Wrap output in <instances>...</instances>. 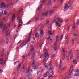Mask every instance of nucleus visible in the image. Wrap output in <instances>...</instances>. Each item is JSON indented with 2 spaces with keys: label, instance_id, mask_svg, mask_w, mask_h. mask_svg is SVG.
<instances>
[{
  "label": "nucleus",
  "instance_id": "f257e3e1",
  "mask_svg": "<svg viewBox=\"0 0 79 79\" xmlns=\"http://www.w3.org/2000/svg\"><path fill=\"white\" fill-rule=\"evenodd\" d=\"M57 66L59 68V69L61 71H63L66 69V67H63V64H62V61L60 60V63L57 64Z\"/></svg>",
  "mask_w": 79,
  "mask_h": 79
},
{
  "label": "nucleus",
  "instance_id": "f03ea898",
  "mask_svg": "<svg viewBox=\"0 0 79 79\" xmlns=\"http://www.w3.org/2000/svg\"><path fill=\"white\" fill-rule=\"evenodd\" d=\"M30 40H31V38L30 37H28L27 39V40L25 42H23L22 43V44L20 46V47H23L24 46H25V45H26V44H27V43H28L30 41Z\"/></svg>",
  "mask_w": 79,
  "mask_h": 79
},
{
  "label": "nucleus",
  "instance_id": "7ed1b4c3",
  "mask_svg": "<svg viewBox=\"0 0 79 79\" xmlns=\"http://www.w3.org/2000/svg\"><path fill=\"white\" fill-rule=\"evenodd\" d=\"M48 52L47 51L46 53L45 54L44 56L45 58L43 60V62H45L46 60H47L49 58V54L48 53Z\"/></svg>",
  "mask_w": 79,
  "mask_h": 79
},
{
  "label": "nucleus",
  "instance_id": "20e7f679",
  "mask_svg": "<svg viewBox=\"0 0 79 79\" xmlns=\"http://www.w3.org/2000/svg\"><path fill=\"white\" fill-rule=\"evenodd\" d=\"M8 7H9V5H8V6L5 5V3H4L3 2H1L0 6V8H1L4 9L5 8H8Z\"/></svg>",
  "mask_w": 79,
  "mask_h": 79
},
{
  "label": "nucleus",
  "instance_id": "39448f33",
  "mask_svg": "<svg viewBox=\"0 0 79 79\" xmlns=\"http://www.w3.org/2000/svg\"><path fill=\"white\" fill-rule=\"evenodd\" d=\"M30 68V67H29L28 68H27L25 70H24V72L25 73H29L30 74H32V72L33 71H32V70L31 69L30 70H29V69Z\"/></svg>",
  "mask_w": 79,
  "mask_h": 79
},
{
  "label": "nucleus",
  "instance_id": "423d86ee",
  "mask_svg": "<svg viewBox=\"0 0 79 79\" xmlns=\"http://www.w3.org/2000/svg\"><path fill=\"white\" fill-rule=\"evenodd\" d=\"M43 29H44V27H42L40 30V34L41 35V37H42L44 36V32L43 31Z\"/></svg>",
  "mask_w": 79,
  "mask_h": 79
},
{
  "label": "nucleus",
  "instance_id": "0eeeda50",
  "mask_svg": "<svg viewBox=\"0 0 79 79\" xmlns=\"http://www.w3.org/2000/svg\"><path fill=\"white\" fill-rule=\"evenodd\" d=\"M52 61H51L49 63V66L50 68H49V71H53V65H52Z\"/></svg>",
  "mask_w": 79,
  "mask_h": 79
},
{
  "label": "nucleus",
  "instance_id": "6e6552de",
  "mask_svg": "<svg viewBox=\"0 0 79 79\" xmlns=\"http://www.w3.org/2000/svg\"><path fill=\"white\" fill-rule=\"evenodd\" d=\"M69 8V6H68V5L67 3L65 4L64 9V11H66Z\"/></svg>",
  "mask_w": 79,
  "mask_h": 79
},
{
  "label": "nucleus",
  "instance_id": "1a4fd4ad",
  "mask_svg": "<svg viewBox=\"0 0 79 79\" xmlns=\"http://www.w3.org/2000/svg\"><path fill=\"white\" fill-rule=\"evenodd\" d=\"M5 61H6L5 60L3 61V58H1L0 60V62L1 64H3L4 63H5Z\"/></svg>",
  "mask_w": 79,
  "mask_h": 79
},
{
  "label": "nucleus",
  "instance_id": "9d476101",
  "mask_svg": "<svg viewBox=\"0 0 79 79\" xmlns=\"http://www.w3.org/2000/svg\"><path fill=\"white\" fill-rule=\"evenodd\" d=\"M17 19L19 21V23H23V21H22V19L21 18L19 17V16L17 18Z\"/></svg>",
  "mask_w": 79,
  "mask_h": 79
},
{
  "label": "nucleus",
  "instance_id": "9b49d317",
  "mask_svg": "<svg viewBox=\"0 0 79 79\" xmlns=\"http://www.w3.org/2000/svg\"><path fill=\"white\" fill-rule=\"evenodd\" d=\"M44 66H45V68H46V69H48V66H49L48 64H44Z\"/></svg>",
  "mask_w": 79,
  "mask_h": 79
},
{
  "label": "nucleus",
  "instance_id": "f8f14e48",
  "mask_svg": "<svg viewBox=\"0 0 79 79\" xmlns=\"http://www.w3.org/2000/svg\"><path fill=\"white\" fill-rule=\"evenodd\" d=\"M56 20L57 21H58V22H59V23H60L62 22V20H61V19L59 17L56 18Z\"/></svg>",
  "mask_w": 79,
  "mask_h": 79
},
{
  "label": "nucleus",
  "instance_id": "ddd939ff",
  "mask_svg": "<svg viewBox=\"0 0 79 79\" xmlns=\"http://www.w3.org/2000/svg\"><path fill=\"white\" fill-rule=\"evenodd\" d=\"M42 5H43L42 4H41L40 7H39V8L37 10H38L39 11H40V10H41L42 9Z\"/></svg>",
  "mask_w": 79,
  "mask_h": 79
},
{
  "label": "nucleus",
  "instance_id": "4468645a",
  "mask_svg": "<svg viewBox=\"0 0 79 79\" xmlns=\"http://www.w3.org/2000/svg\"><path fill=\"white\" fill-rule=\"evenodd\" d=\"M6 35H9L10 34L9 33H8V27H6Z\"/></svg>",
  "mask_w": 79,
  "mask_h": 79
},
{
  "label": "nucleus",
  "instance_id": "2eb2a0df",
  "mask_svg": "<svg viewBox=\"0 0 79 79\" xmlns=\"http://www.w3.org/2000/svg\"><path fill=\"white\" fill-rule=\"evenodd\" d=\"M21 63L19 62L17 67V70H18V69H19L21 68Z\"/></svg>",
  "mask_w": 79,
  "mask_h": 79
},
{
  "label": "nucleus",
  "instance_id": "dca6fc26",
  "mask_svg": "<svg viewBox=\"0 0 79 79\" xmlns=\"http://www.w3.org/2000/svg\"><path fill=\"white\" fill-rule=\"evenodd\" d=\"M53 13H54V10H52L50 11L49 12V14L51 16H52V15L53 14Z\"/></svg>",
  "mask_w": 79,
  "mask_h": 79
},
{
  "label": "nucleus",
  "instance_id": "f3484780",
  "mask_svg": "<svg viewBox=\"0 0 79 79\" xmlns=\"http://www.w3.org/2000/svg\"><path fill=\"white\" fill-rule=\"evenodd\" d=\"M15 19V13H14L12 16V21H14V19Z\"/></svg>",
  "mask_w": 79,
  "mask_h": 79
},
{
  "label": "nucleus",
  "instance_id": "a211bd4d",
  "mask_svg": "<svg viewBox=\"0 0 79 79\" xmlns=\"http://www.w3.org/2000/svg\"><path fill=\"white\" fill-rule=\"evenodd\" d=\"M37 74L38 76H40L42 74V72L40 71H37Z\"/></svg>",
  "mask_w": 79,
  "mask_h": 79
},
{
  "label": "nucleus",
  "instance_id": "6ab92c4d",
  "mask_svg": "<svg viewBox=\"0 0 79 79\" xmlns=\"http://www.w3.org/2000/svg\"><path fill=\"white\" fill-rule=\"evenodd\" d=\"M49 0V1L48 3V6H50V5H51V0Z\"/></svg>",
  "mask_w": 79,
  "mask_h": 79
},
{
  "label": "nucleus",
  "instance_id": "aec40b11",
  "mask_svg": "<svg viewBox=\"0 0 79 79\" xmlns=\"http://www.w3.org/2000/svg\"><path fill=\"white\" fill-rule=\"evenodd\" d=\"M54 74V72H53V71L51 72L50 73H49V75L50 76H53Z\"/></svg>",
  "mask_w": 79,
  "mask_h": 79
},
{
  "label": "nucleus",
  "instance_id": "412c9836",
  "mask_svg": "<svg viewBox=\"0 0 79 79\" xmlns=\"http://www.w3.org/2000/svg\"><path fill=\"white\" fill-rule=\"evenodd\" d=\"M35 37L38 38L39 37V34L38 33H35Z\"/></svg>",
  "mask_w": 79,
  "mask_h": 79
},
{
  "label": "nucleus",
  "instance_id": "4be33fe9",
  "mask_svg": "<svg viewBox=\"0 0 79 79\" xmlns=\"http://www.w3.org/2000/svg\"><path fill=\"white\" fill-rule=\"evenodd\" d=\"M66 57V54H64L62 57V60H65V58Z\"/></svg>",
  "mask_w": 79,
  "mask_h": 79
},
{
  "label": "nucleus",
  "instance_id": "5701e85b",
  "mask_svg": "<svg viewBox=\"0 0 79 79\" xmlns=\"http://www.w3.org/2000/svg\"><path fill=\"white\" fill-rule=\"evenodd\" d=\"M74 39H77V35L75 33L74 34V35L73 38Z\"/></svg>",
  "mask_w": 79,
  "mask_h": 79
},
{
  "label": "nucleus",
  "instance_id": "b1692460",
  "mask_svg": "<svg viewBox=\"0 0 79 79\" xmlns=\"http://www.w3.org/2000/svg\"><path fill=\"white\" fill-rule=\"evenodd\" d=\"M56 24L57 25H58V26L59 27L61 26V23H60V24L59 23H58V22H56Z\"/></svg>",
  "mask_w": 79,
  "mask_h": 79
},
{
  "label": "nucleus",
  "instance_id": "393cba45",
  "mask_svg": "<svg viewBox=\"0 0 79 79\" xmlns=\"http://www.w3.org/2000/svg\"><path fill=\"white\" fill-rule=\"evenodd\" d=\"M69 8L70 10H73V9H74V8L73 7V6H70L69 7Z\"/></svg>",
  "mask_w": 79,
  "mask_h": 79
},
{
  "label": "nucleus",
  "instance_id": "a878e982",
  "mask_svg": "<svg viewBox=\"0 0 79 79\" xmlns=\"http://www.w3.org/2000/svg\"><path fill=\"white\" fill-rule=\"evenodd\" d=\"M33 68H34L35 69H38V66H37V65H35L33 67Z\"/></svg>",
  "mask_w": 79,
  "mask_h": 79
},
{
  "label": "nucleus",
  "instance_id": "bb28decb",
  "mask_svg": "<svg viewBox=\"0 0 79 79\" xmlns=\"http://www.w3.org/2000/svg\"><path fill=\"white\" fill-rule=\"evenodd\" d=\"M39 17H38V18H36L35 20L36 23H37V22L39 21Z\"/></svg>",
  "mask_w": 79,
  "mask_h": 79
},
{
  "label": "nucleus",
  "instance_id": "cd10ccee",
  "mask_svg": "<svg viewBox=\"0 0 79 79\" xmlns=\"http://www.w3.org/2000/svg\"><path fill=\"white\" fill-rule=\"evenodd\" d=\"M32 30H31V31L30 32V33H29L28 34V36H30L29 37H31V34H32Z\"/></svg>",
  "mask_w": 79,
  "mask_h": 79
},
{
  "label": "nucleus",
  "instance_id": "c85d7f7f",
  "mask_svg": "<svg viewBox=\"0 0 79 79\" xmlns=\"http://www.w3.org/2000/svg\"><path fill=\"white\" fill-rule=\"evenodd\" d=\"M73 63L75 64H77V61H76L75 60H73Z\"/></svg>",
  "mask_w": 79,
  "mask_h": 79
},
{
  "label": "nucleus",
  "instance_id": "c756f323",
  "mask_svg": "<svg viewBox=\"0 0 79 79\" xmlns=\"http://www.w3.org/2000/svg\"><path fill=\"white\" fill-rule=\"evenodd\" d=\"M35 58V53L34 52L32 56V59H34Z\"/></svg>",
  "mask_w": 79,
  "mask_h": 79
},
{
  "label": "nucleus",
  "instance_id": "7c9ffc66",
  "mask_svg": "<svg viewBox=\"0 0 79 79\" xmlns=\"http://www.w3.org/2000/svg\"><path fill=\"white\" fill-rule=\"evenodd\" d=\"M48 34H50V35H52L53 34V33H51V31H48Z\"/></svg>",
  "mask_w": 79,
  "mask_h": 79
},
{
  "label": "nucleus",
  "instance_id": "2f4dec72",
  "mask_svg": "<svg viewBox=\"0 0 79 79\" xmlns=\"http://www.w3.org/2000/svg\"><path fill=\"white\" fill-rule=\"evenodd\" d=\"M55 58V54H53L51 58V59H53V58Z\"/></svg>",
  "mask_w": 79,
  "mask_h": 79
},
{
  "label": "nucleus",
  "instance_id": "473e14b6",
  "mask_svg": "<svg viewBox=\"0 0 79 79\" xmlns=\"http://www.w3.org/2000/svg\"><path fill=\"white\" fill-rule=\"evenodd\" d=\"M47 13H43L42 15V16H44V15L45 16H47Z\"/></svg>",
  "mask_w": 79,
  "mask_h": 79
},
{
  "label": "nucleus",
  "instance_id": "72a5a7b5",
  "mask_svg": "<svg viewBox=\"0 0 79 79\" xmlns=\"http://www.w3.org/2000/svg\"><path fill=\"white\" fill-rule=\"evenodd\" d=\"M74 69H73L72 70L71 72L69 74L70 76H71V75H72V74H73V71H74Z\"/></svg>",
  "mask_w": 79,
  "mask_h": 79
},
{
  "label": "nucleus",
  "instance_id": "f704fd0d",
  "mask_svg": "<svg viewBox=\"0 0 79 79\" xmlns=\"http://www.w3.org/2000/svg\"><path fill=\"white\" fill-rule=\"evenodd\" d=\"M21 26H23V24H21L20 25H19V26H18V30H19V29H20V28H19V27H21Z\"/></svg>",
  "mask_w": 79,
  "mask_h": 79
},
{
  "label": "nucleus",
  "instance_id": "c9c22d12",
  "mask_svg": "<svg viewBox=\"0 0 79 79\" xmlns=\"http://www.w3.org/2000/svg\"><path fill=\"white\" fill-rule=\"evenodd\" d=\"M57 18L56 16L54 18V20L53 21V23H55V21H56V19Z\"/></svg>",
  "mask_w": 79,
  "mask_h": 79
},
{
  "label": "nucleus",
  "instance_id": "e433bc0d",
  "mask_svg": "<svg viewBox=\"0 0 79 79\" xmlns=\"http://www.w3.org/2000/svg\"><path fill=\"white\" fill-rule=\"evenodd\" d=\"M72 43L73 44H74V39L73 38V39H72Z\"/></svg>",
  "mask_w": 79,
  "mask_h": 79
},
{
  "label": "nucleus",
  "instance_id": "4c0bfd02",
  "mask_svg": "<svg viewBox=\"0 0 79 79\" xmlns=\"http://www.w3.org/2000/svg\"><path fill=\"white\" fill-rule=\"evenodd\" d=\"M79 24V21L77 20L76 21V25H77V26H78Z\"/></svg>",
  "mask_w": 79,
  "mask_h": 79
},
{
  "label": "nucleus",
  "instance_id": "58836bf2",
  "mask_svg": "<svg viewBox=\"0 0 79 79\" xmlns=\"http://www.w3.org/2000/svg\"><path fill=\"white\" fill-rule=\"evenodd\" d=\"M35 60H33V63H32V65H34L35 64Z\"/></svg>",
  "mask_w": 79,
  "mask_h": 79
},
{
  "label": "nucleus",
  "instance_id": "ea45409f",
  "mask_svg": "<svg viewBox=\"0 0 79 79\" xmlns=\"http://www.w3.org/2000/svg\"><path fill=\"white\" fill-rule=\"evenodd\" d=\"M57 43H58V42H57V41H56L54 43V46H55L56 47V46L57 45Z\"/></svg>",
  "mask_w": 79,
  "mask_h": 79
},
{
  "label": "nucleus",
  "instance_id": "a19ab883",
  "mask_svg": "<svg viewBox=\"0 0 79 79\" xmlns=\"http://www.w3.org/2000/svg\"><path fill=\"white\" fill-rule=\"evenodd\" d=\"M58 39H59V36H57L56 37V42H58Z\"/></svg>",
  "mask_w": 79,
  "mask_h": 79
},
{
  "label": "nucleus",
  "instance_id": "79ce46f5",
  "mask_svg": "<svg viewBox=\"0 0 79 79\" xmlns=\"http://www.w3.org/2000/svg\"><path fill=\"white\" fill-rule=\"evenodd\" d=\"M0 28H1L2 29L3 28V23H2V22L1 23V24L0 25Z\"/></svg>",
  "mask_w": 79,
  "mask_h": 79
},
{
  "label": "nucleus",
  "instance_id": "37998d69",
  "mask_svg": "<svg viewBox=\"0 0 79 79\" xmlns=\"http://www.w3.org/2000/svg\"><path fill=\"white\" fill-rule=\"evenodd\" d=\"M54 50H55V51H56V50H57V48H57V47L56 46H54Z\"/></svg>",
  "mask_w": 79,
  "mask_h": 79
},
{
  "label": "nucleus",
  "instance_id": "c03bdc74",
  "mask_svg": "<svg viewBox=\"0 0 79 79\" xmlns=\"http://www.w3.org/2000/svg\"><path fill=\"white\" fill-rule=\"evenodd\" d=\"M5 28H6V25H4V28L3 30V31H5Z\"/></svg>",
  "mask_w": 79,
  "mask_h": 79
},
{
  "label": "nucleus",
  "instance_id": "a18cd8bd",
  "mask_svg": "<svg viewBox=\"0 0 79 79\" xmlns=\"http://www.w3.org/2000/svg\"><path fill=\"white\" fill-rule=\"evenodd\" d=\"M16 55H14V60H16Z\"/></svg>",
  "mask_w": 79,
  "mask_h": 79
},
{
  "label": "nucleus",
  "instance_id": "49530a36",
  "mask_svg": "<svg viewBox=\"0 0 79 79\" xmlns=\"http://www.w3.org/2000/svg\"><path fill=\"white\" fill-rule=\"evenodd\" d=\"M68 34H66L65 35V39H68Z\"/></svg>",
  "mask_w": 79,
  "mask_h": 79
},
{
  "label": "nucleus",
  "instance_id": "de8ad7c7",
  "mask_svg": "<svg viewBox=\"0 0 79 79\" xmlns=\"http://www.w3.org/2000/svg\"><path fill=\"white\" fill-rule=\"evenodd\" d=\"M46 74L47 76H48L50 74V72H48L46 73Z\"/></svg>",
  "mask_w": 79,
  "mask_h": 79
},
{
  "label": "nucleus",
  "instance_id": "09e8293b",
  "mask_svg": "<svg viewBox=\"0 0 79 79\" xmlns=\"http://www.w3.org/2000/svg\"><path fill=\"white\" fill-rule=\"evenodd\" d=\"M51 77H53L52 76H51V75H50L49 77H48V79H50L52 78Z\"/></svg>",
  "mask_w": 79,
  "mask_h": 79
},
{
  "label": "nucleus",
  "instance_id": "8fccbe9b",
  "mask_svg": "<svg viewBox=\"0 0 79 79\" xmlns=\"http://www.w3.org/2000/svg\"><path fill=\"white\" fill-rule=\"evenodd\" d=\"M4 15H6V14H7V12L6 10H4Z\"/></svg>",
  "mask_w": 79,
  "mask_h": 79
},
{
  "label": "nucleus",
  "instance_id": "3c124183",
  "mask_svg": "<svg viewBox=\"0 0 79 79\" xmlns=\"http://www.w3.org/2000/svg\"><path fill=\"white\" fill-rule=\"evenodd\" d=\"M75 72L76 73H79V69L76 70L75 71Z\"/></svg>",
  "mask_w": 79,
  "mask_h": 79
},
{
  "label": "nucleus",
  "instance_id": "603ef678",
  "mask_svg": "<svg viewBox=\"0 0 79 79\" xmlns=\"http://www.w3.org/2000/svg\"><path fill=\"white\" fill-rule=\"evenodd\" d=\"M46 0H43V2H42V4H45V3Z\"/></svg>",
  "mask_w": 79,
  "mask_h": 79
},
{
  "label": "nucleus",
  "instance_id": "864d4df0",
  "mask_svg": "<svg viewBox=\"0 0 79 79\" xmlns=\"http://www.w3.org/2000/svg\"><path fill=\"white\" fill-rule=\"evenodd\" d=\"M74 58V56L73 55H71V56H70V59L71 60H72L73 58Z\"/></svg>",
  "mask_w": 79,
  "mask_h": 79
},
{
  "label": "nucleus",
  "instance_id": "5fc2aeb1",
  "mask_svg": "<svg viewBox=\"0 0 79 79\" xmlns=\"http://www.w3.org/2000/svg\"><path fill=\"white\" fill-rule=\"evenodd\" d=\"M50 21V20H46V23L47 24H48L49 23V22Z\"/></svg>",
  "mask_w": 79,
  "mask_h": 79
},
{
  "label": "nucleus",
  "instance_id": "6e6d98bb",
  "mask_svg": "<svg viewBox=\"0 0 79 79\" xmlns=\"http://www.w3.org/2000/svg\"><path fill=\"white\" fill-rule=\"evenodd\" d=\"M62 52L63 53H64V52H65V49H64L63 48H62Z\"/></svg>",
  "mask_w": 79,
  "mask_h": 79
},
{
  "label": "nucleus",
  "instance_id": "4d7b16f0",
  "mask_svg": "<svg viewBox=\"0 0 79 79\" xmlns=\"http://www.w3.org/2000/svg\"><path fill=\"white\" fill-rule=\"evenodd\" d=\"M74 76H79V73L76 74Z\"/></svg>",
  "mask_w": 79,
  "mask_h": 79
},
{
  "label": "nucleus",
  "instance_id": "13d9d810",
  "mask_svg": "<svg viewBox=\"0 0 79 79\" xmlns=\"http://www.w3.org/2000/svg\"><path fill=\"white\" fill-rule=\"evenodd\" d=\"M31 22V21H29L27 23V24H30V23Z\"/></svg>",
  "mask_w": 79,
  "mask_h": 79
},
{
  "label": "nucleus",
  "instance_id": "bf43d9fd",
  "mask_svg": "<svg viewBox=\"0 0 79 79\" xmlns=\"http://www.w3.org/2000/svg\"><path fill=\"white\" fill-rule=\"evenodd\" d=\"M25 65H23L22 68V69H24V66Z\"/></svg>",
  "mask_w": 79,
  "mask_h": 79
},
{
  "label": "nucleus",
  "instance_id": "052dcab7",
  "mask_svg": "<svg viewBox=\"0 0 79 79\" xmlns=\"http://www.w3.org/2000/svg\"><path fill=\"white\" fill-rule=\"evenodd\" d=\"M6 44H8V40L7 39H6Z\"/></svg>",
  "mask_w": 79,
  "mask_h": 79
},
{
  "label": "nucleus",
  "instance_id": "680f3d73",
  "mask_svg": "<svg viewBox=\"0 0 79 79\" xmlns=\"http://www.w3.org/2000/svg\"><path fill=\"white\" fill-rule=\"evenodd\" d=\"M50 26H51V25L50 24L48 26V27L49 29H50Z\"/></svg>",
  "mask_w": 79,
  "mask_h": 79
},
{
  "label": "nucleus",
  "instance_id": "e2e57ef3",
  "mask_svg": "<svg viewBox=\"0 0 79 79\" xmlns=\"http://www.w3.org/2000/svg\"><path fill=\"white\" fill-rule=\"evenodd\" d=\"M25 56H26V55H24L23 56L22 59H24V58H25Z\"/></svg>",
  "mask_w": 79,
  "mask_h": 79
},
{
  "label": "nucleus",
  "instance_id": "0e129e2a",
  "mask_svg": "<svg viewBox=\"0 0 79 79\" xmlns=\"http://www.w3.org/2000/svg\"><path fill=\"white\" fill-rule=\"evenodd\" d=\"M3 55H4V52H1V56H3Z\"/></svg>",
  "mask_w": 79,
  "mask_h": 79
},
{
  "label": "nucleus",
  "instance_id": "69168bd1",
  "mask_svg": "<svg viewBox=\"0 0 79 79\" xmlns=\"http://www.w3.org/2000/svg\"><path fill=\"white\" fill-rule=\"evenodd\" d=\"M47 75L46 74V73H45L44 75V77H47Z\"/></svg>",
  "mask_w": 79,
  "mask_h": 79
},
{
  "label": "nucleus",
  "instance_id": "338daca9",
  "mask_svg": "<svg viewBox=\"0 0 79 79\" xmlns=\"http://www.w3.org/2000/svg\"><path fill=\"white\" fill-rule=\"evenodd\" d=\"M63 35H62L61 36L60 38V40H62V39H63Z\"/></svg>",
  "mask_w": 79,
  "mask_h": 79
},
{
  "label": "nucleus",
  "instance_id": "774afa93",
  "mask_svg": "<svg viewBox=\"0 0 79 79\" xmlns=\"http://www.w3.org/2000/svg\"><path fill=\"white\" fill-rule=\"evenodd\" d=\"M3 71V70L2 69H0V73H2Z\"/></svg>",
  "mask_w": 79,
  "mask_h": 79
}]
</instances>
